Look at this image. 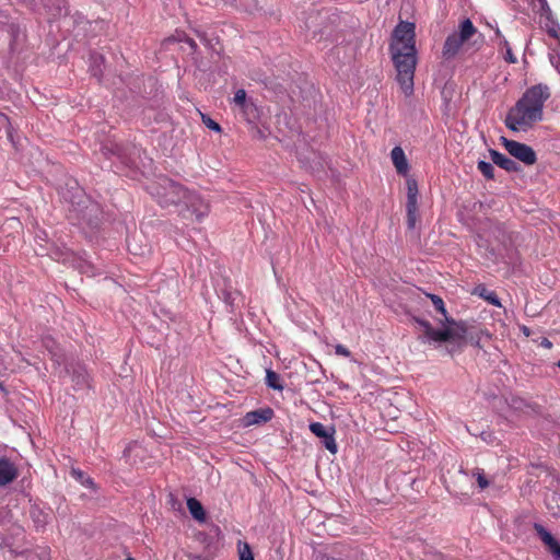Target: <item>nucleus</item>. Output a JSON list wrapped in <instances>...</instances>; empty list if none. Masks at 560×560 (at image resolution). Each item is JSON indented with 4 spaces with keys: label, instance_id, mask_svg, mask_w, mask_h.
I'll return each mask as SVG.
<instances>
[{
    "label": "nucleus",
    "instance_id": "nucleus-34",
    "mask_svg": "<svg viewBox=\"0 0 560 560\" xmlns=\"http://www.w3.org/2000/svg\"><path fill=\"white\" fill-rule=\"evenodd\" d=\"M63 0H43V3L44 5L48 9V10H52L55 9L57 11L58 14L61 13V2Z\"/></svg>",
    "mask_w": 560,
    "mask_h": 560
},
{
    "label": "nucleus",
    "instance_id": "nucleus-32",
    "mask_svg": "<svg viewBox=\"0 0 560 560\" xmlns=\"http://www.w3.org/2000/svg\"><path fill=\"white\" fill-rule=\"evenodd\" d=\"M0 126L5 128L8 138L13 142L12 126L9 117L4 114H0Z\"/></svg>",
    "mask_w": 560,
    "mask_h": 560
},
{
    "label": "nucleus",
    "instance_id": "nucleus-50",
    "mask_svg": "<svg viewBox=\"0 0 560 560\" xmlns=\"http://www.w3.org/2000/svg\"><path fill=\"white\" fill-rule=\"evenodd\" d=\"M0 388H2V384L0 383Z\"/></svg>",
    "mask_w": 560,
    "mask_h": 560
},
{
    "label": "nucleus",
    "instance_id": "nucleus-37",
    "mask_svg": "<svg viewBox=\"0 0 560 560\" xmlns=\"http://www.w3.org/2000/svg\"><path fill=\"white\" fill-rule=\"evenodd\" d=\"M128 248L130 250V253L135 254V255H143L145 254V252H149L150 249L148 248V246H145L144 249H140L138 250L135 246V244L131 242V241H128Z\"/></svg>",
    "mask_w": 560,
    "mask_h": 560
},
{
    "label": "nucleus",
    "instance_id": "nucleus-45",
    "mask_svg": "<svg viewBox=\"0 0 560 560\" xmlns=\"http://www.w3.org/2000/svg\"><path fill=\"white\" fill-rule=\"evenodd\" d=\"M46 238H47V235H46V233H45V232H39V233H37V235H36V242H37V243H38V241H46Z\"/></svg>",
    "mask_w": 560,
    "mask_h": 560
},
{
    "label": "nucleus",
    "instance_id": "nucleus-18",
    "mask_svg": "<svg viewBox=\"0 0 560 560\" xmlns=\"http://www.w3.org/2000/svg\"><path fill=\"white\" fill-rule=\"evenodd\" d=\"M66 373L71 374L72 381L75 383V386L78 388H82L88 385L89 376H88V373L84 368H82V366L72 368V371L67 369Z\"/></svg>",
    "mask_w": 560,
    "mask_h": 560
},
{
    "label": "nucleus",
    "instance_id": "nucleus-9",
    "mask_svg": "<svg viewBox=\"0 0 560 560\" xmlns=\"http://www.w3.org/2000/svg\"><path fill=\"white\" fill-rule=\"evenodd\" d=\"M185 210L194 214L200 221L209 213V205L198 194L187 190L182 205Z\"/></svg>",
    "mask_w": 560,
    "mask_h": 560
},
{
    "label": "nucleus",
    "instance_id": "nucleus-26",
    "mask_svg": "<svg viewBox=\"0 0 560 560\" xmlns=\"http://www.w3.org/2000/svg\"><path fill=\"white\" fill-rule=\"evenodd\" d=\"M477 167L487 179H493L494 167L491 163L481 160L478 162Z\"/></svg>",
    "mask_w": 560,
    "mask_h": 560
},
{
    "label": "nucleus",
    "instance_id": "nucleus-38",
    "mask_svg": "<svg viewBox=\"0 0 560 560\" xmlns=\"http://www.w3.org/2000/svg\"><path fill=\"white\" fill-rule=\"evenodd\" d=\"M505 61L509 63H515L517 61V58L514 56L511 47L505 48Z\"/></svg>",
    "mask_w": 560,
    "mask_h": 560
},
{
    "label": "nucleus",
    "instance_id": "nucleus-49",
    "mask_svg": "<svg viewBox=\"0 0 560 560\" xmlns=\"http://www.w3.org/2000/svg\"><path fill=\"white\" fill-rule=\"evenodd\" d=\"M127 560H135V559H132V558H128Z\"/></svg>",
    "mask_w": 560,
    "mask_h": 560
},
{
    "label": "nucleus",
    "instance_id": "nucleus-1",
    "mask_svg": "<svg viewBox=\"0 0 560 560\" xmlns=\"http://www.w3.org/2000/svg\"><path fill=\"white\" fill-rule=\"evenodd\" d=\"M415 24L401 21L393 32L389 45L392 59L397 71V81L405 93L409 96L413 92V78L417 66L416 33Z\"/></svg>",
    "mask_w": 560,
    "mask_h": 560
},
{
    "label": "nucleus",
    "instance_id": "nucleus-17",
    "mask_svg": "<svg viewBox=\"0 0 560 560\" xmlns=\"http://www.w3.org/2000/svg\"><path fill=\"white\" fill-rule=\"evenodd\" d=\"M31 518L37 529H42L48 523L49 515L37 505H33L30 511Z\"/></svg>",
    "mask_w": 560,
    "mask_h": 560
},
{
    "label": "nucleus",
    "instance_id": "nucleus-19",
    "mask_svg": "<svg viewBox=\"0 0 560 560\" xmlns=\"http://www.w3.org/2000/svg\"><path fill=\"white\" fill-rule=\"evenodd\" d=\"M187 508L195 520L199 522H203L206 520L203 506L197 499L189 498L187 500Z\"/></svg>",
    "mask_w": 560,
    "mask_h": 560
},
{
    "label": "nucleus",
    "instance_id": "nucleus-48",
    "mask_svg": "<svg viewBox=\"0 0 560 560\" xmlns=\"http://www.w3.org/2000/svg\"><path fill=\"white\" fill-rule=\"evenodd\" d=\"M557 366L560 369V360L558 361Z\"/></svg>",
    "mask_w": 560,
    "mask_h": 560
},
{
    "label": "nucleus",
    "instance_id": "nucleus-31",
    "mask_svg": "<svg viewBox=\"0 0 560 560\" xmlns=\"http://www.w3.org/2000/svg\"><path fill=\"white\" fill-rule=\"evenodd\" d=\"M472 475H474V477H476L480 489H486L489 486V480L486 478V475L482 469H480V468L475 469Z\"/></svg>",
    "mask_w": 560,
    "mask_h": 560
},
{
    "label": "nucleus",
    "instance_id": "nucleus-11",
    "mask_svg": "<svg viewBox=\"0 0 560 560\" xmlns=\"http://www.w3.org/2000/svg\"><path fill=\"white\" fill-rule=\"evenodd\" d=\"M275 416V412L271 408H260L257 410L249 411L244 417V424L246 427L261 424L270 421Z\"/></svg>",
    "mask_w": 560,
    "mask_h": 560
},
{
    "label": "nucleus",
    "instance_id": "nucleus-42",
    "mask_svg": "<svg viewBox=\"0 0 560 560\" xmlns=\"http://www.w3.org/2000/svg\"><path fill=\"white\" fill-rule=\"evenodd\" d=\"M550 553L552 555V557L555 558V560H560V544L553 548Z\"/></svg>",
    "mask_w": 560,
    "mask_h": 560
},
{
    "label": "nucleus",
    "instance_id": "nucleus-24",
    "mask_svg": "<svg viewBox=\"0 0 560 560\" xmlns=\"http://www.w3.org/2000/svg\"><path fill=\"white\" fill-rule=\"evenodd\" d=\"M406 209L407 226L409 230H413L418 220V205H406Z\"/></svg>",
    "mask_w": 560,
    "mask_h": 560
},
{
    "label": "nucleus",
    "instance_id": "nucleus-4",
    "mask_svg": "<svg viewBox=\"0 0 560 560\" xmlns=\"http://www.w3.org/2000/svg\"><path fill=\"white\" fill-rule=\"evenodd\" d=\"M150 194L162 207L180 206L187 189L168 177H159L149 186Z\"/></svg>",
    "mask_w": 560,
    "mask_h": 560
},
{
    "label": "nucleus",
    "instance_id": "nucleus-20",
    "mask_svg": "<svg viewBox=\"0 0 560 560\" xmlns=\"http://www.w3.org/2000/svg\"><path fill=\"white\" fill-rule=\"evenodd\" d=\"M475 293L478 294L480 298L489 302L490 304L501 307V302L494 291H490L485 287H477L475 289Z\"/></svg>",
    "mask_w": 560,
    "mask_h": 560
},
{
    "label": "nucleus",
    "instance_id": "nucleus-43",
    "mask_svg": "<svg viewBox=\"0 0 560 560\" xmlns=\"http://www.w3.org/2000/svg\"><path fill=\"white\" fill-rule=\"evenodd\" d=\"M487 25H488L489 27H491V28H493V30H494L495 37H497L499 40H500V39H502V37H504V36L502 35V33H501V31L499 30V27H498V26H495V27H494V26H492L490 23H487Z\"/></svg>",
    "mask_w": 560,
    "mask_h": 560
},
{
    "label": "nucleus",
    "instance_id": "nucleus-29",
    "mask_svg": "<svg viewBox=\"0 0 560 560\" xmlns=\"http://www.w3.org/2000/svg\"><path fill=\"white\" fill-rule=\"evenodd\" d=\"M249 100L247 97V93L244 89H238L235 94H234V97L232 100V104L237 107L240 105H244V103Z\"/></svg>",
    "mask_w": 560,
    "mask_h": 560
},
{
    "label": "nucleus",
    "instance_id": "nucleus-12",
    "mask_svg": "<svg viewBox=\"0 0 560 560\" xmlns=\"http://www.w3.org/2000/svg\"><path fill=\"white\" fill-rule=\"evenodd\" d=\"M18 477L15 465L7 457H0V486L12 482Z\"/></svg>",
    "mask_w": 560,
    "mask_h": 560
},
{
    "label": "nucleus",
    "instance_id": "nucleus-7",
    "mask_svg": "<svg viewBox=\"0 0 560 560\" xmlns=\"http://www.w3.org/2000/svg\"><path fill=\"white\" fill-rule=\"evenodd\" d=\"M550 97V89L548 85L539 83L528 88L516 102L520 106L535 108L537 113L544 115V106Z\"/></svg>",
    "mask_w": 560,
    "mask_h": 560
},
{
    "label": "nucleus",
    "instance_id": "nucleus-40",
    "mask_svg": "<svg viewBox=\"0 0 560 560\" xmlns=\"http://www.w3.org/2000/svg\"><path fill=\"white\" fill-rule=\"evenodd\" d=\"M178 40H180V42L183 40V42L187 43V45H189V47H190L194 51L197 49V44H196V42H195L192 38H190V37H188V36H186V35H184V37H183V38H179Z\"/></svg>",
    "mask_w": 560,
    "mask_h": 560
},
{
    "label": "nucleus",
    "instance_id": "nucleus-14",
    "mask_svg": "<svg viewBox=\"0 0 560 560\" xmlns=\"http://www.w3.org/2000/svg\"><path fill=\"white\" fill-rule=\"evenodd\" d=\"M390 158L397 173L400 175H407L409 171V164L402 148L398 145L393 148Z\"/></svg>",
    "mask_w": 560,
    "mask_h": 560
},
{
    "label": "nucleus",
    "instance_id": "nucleus-46",
    "mask_svg": "<svg viewBox=\"0 0 560 560\" xmlns=\"http://www.w3.org/2000/svg\"><path fill=\"white\" fill-rule=\"evenodd\" d=\"M196 34H197V36L200 38V40H201L202 43L208 44V40H207V38H206L205 33H201V32L197 31V32H196Z\"/></svg>",
    "mask_w": 560,
    "mask_h": 560
},
{
    "label": "nucleus",
    "instance_id": "nucleus-41",
    "mask_svg": "<svg viewBox=\"0 0 560 560\" xmlns=\"http://www.w3.org/2000/svg\"><path fill=\"white\" fill-rule=\"evenodd\" d=\"M550 62L557 69V71L560 73V56H551Z\"/></svg>",
    "mask_w": 560,
    "mask_h": 560
},
{
    "label": "nucleus",
    "instance_id": "nucleus-39",
    "mask_svg": "<svg viewBox=\"0 0 560 560\" xmlns=\"http://www.w3.org/2000/svg\"><path fill=\"white\" fill-rule=\"evenodd\" d=\"M335 351L337 354L347 357V358L350 357V354H351L350 351L342 345H337L335 347Z\"/></svg>",
    "mask_w": 560,
    "mask_h": 560
},
{
    "label": "nucleus",
    "instance_id": "nucleus-30",
    "mask_svg": "<svg viewBox=\"0 0 560 560\" xmlns=\"http://www.w3.org/2000/svg\"><path fill=\"white\" fill-rule=\"evenodd\" d=\"M42 248L38 250V254L44 256V255H50L52 259L55 260H59L61 259L62 257V253L59 248H57L56 246L51 245V253L48 250V248L46 247H43L40 246Z\"/></svg>",
    "mask_w": 560,
    "mask_h": 560
},
{
    "label": "nucleus",
    "instance_id": "nucleus-2",
    "mask_svg": "<svg viewBox=\"0 0 560 560\" xmlns=\"http://www.w3.org/2000/svg\"><path fill=\"white\" fill-rule=\"evenodd\" d=\"M417 323L422 327L424 336L430 342H456L459 343L465 340L467 327L464 322H456L452 317H446V326L441 329H435L425 319H417Z\"/></svg>",
    "mask_w": 560,
    "mask_h": 560
},
{
    "label": "nucleus",
    "instance_id": "nucleus-44",
    "mask_svg": "<svg viewBox=\"0 0 560 560\" xmlns=\"http://www.w3.org/2000/svg\"><path fill=\"white\" fill-rule=\"evenodd\" d=\"M499 47L505 49V48L510 47V44L504 37H502V39L499 40Z\"/></svg>",
    "mask_w": 560,
    "mask_h": 560
},
{
    "label": "nucleus",
    "instance_id": "nucleus-35",
    "mask_svg": "<svg viewBox=\"0 0 560 560\" xmlns=\"http://www.w3.org/2000/svg\"><path fill=\"white\" fill-rule=\"evenodd\" d=\"M313 560H337V559L334 557H330L326 552L318 550V551L314 552Z\"/></svg>",
    "mask_w": 560,
    "mask_h": 560
},
{
    "label": "nucleus",
    "instance_id": "nucleus-6",
    "mask_svg": "<svg viewBox=\"0 0 560 560\" xmlns=\"http://www.w3.org/2000/svg\"><path fill=\"white\" fill-rule=\"evenodd\" d=\"M477 32L478 31L474 26L472 22L469 19H465L459 24L458 32H454L446 37L443 45V56L446 59L455 57L463 44L469 40L475 34H477Z\"/></svg>",
    "mask_w": 560,
    "mask_h": 560
},
{
    "label": "nucleus",
    "instance_id": "nucleus-22",
    "mask_svg": "<svg viewBox=\"0 0 560 560\" xmlns=\"http://www.w3.org/2000/svg\"><path fill=\"white\" fill-rule=\"evenodd\" d=\"M266 384L268 387L276 389V390L283 389V385L281 383L280 375L272 370H267V372H266Z\"/></svg>",
    "mask_w": 560,
    "mask_h": 560
},
{
    "label": "nucleus",
    "instance_id": "nucleus-36",
    "mask_svg": "<svg viewBox=\"0 0 560 560\" xmlns=\"http://www.w3.org/2000/svg\"><path fill=\"white\" fill-rule=\"evenodd\" d=\"M548 34L553 38H560V26L556 23L548 28Z\"/></svg>",
    "mask_w": 560,
    "mask_h": 560
},
{
    "label": "nucleus",
    "instance_id": "nucleus-8",
    "mask_svg": "<svg viewBox=\"0 0 560 560\" xmlns=\"http://www.w3.org/2000/svg\"><path fill=\"white\" fill-rule=\"evenodd\" d=\"M502 143L505 148V150L515 159L523 162L526 165H533L537 161L536 152L533 150L532 147L515 141V140H509L504 137H502Z\"/></svg>",
    "mask_w": 560,
    "mask_h": 560
},
{
    "label": "nucleus",
    "instance_id": "nucleus-27",
    "mask_svg": "<svg viewBox=\"0 0 560 560\" xmlns=\"http://www.w3.org/2000/svg\"><path fill=\"white\" fill-rule=\"evenodd\" d=\"M428 296L432 301V304L434 305V308L439 313H441L445 318L448 317L446 308H445V304H444V301L442 300V298L439 296V295H435V294H428Z\"/></svg>",
    "mask_w": 560,
    "mask_h": 560
},
{
    "label": "nucleus",
    "instance_id": "nucleus-10",
    "mask_svg": "<svg viewBox=\"0 0 560 560\" xmlns=\"http://www.w3.org/2000/svg\"><path fill=\"white\" fill-rule=\"evenodd\" d=\"M310 430L313 434L320 438L324 446L332 454H336L338 451L337 443L335 441V428L334 427H325L320 422H313L310 424Z\"/></svg>",
    "mask_w": 560,
    "mask_h": 560
},
{
    "label": "nucleus",
    "instance_id": "nucleus-25",
    "mask_svg": "<svg viewBox=\"0 0 560 560\" xmlns=\"http://www.w3.org/2000/svg\"><path fill=\"white\" fill-rule=\"evenodd\" d=\"M71 476L80 481L83 486L88 488H93L94 482L91 477L86 476L82 470L72 468Z\"/></svg>",
    "mask_w": 560,
    "mask_h": 560
},
{
    "label": "nucleus",
    "instance_id": "nucleus-33",
    "mask_svg": "<svg viewBox=\"0 0 560 560\" xmlns=\"http://www.w3.org/2000/svg\"><path fill=\"white\" fill-rule=\"evenodd\" d=\"M202 117V122L211 130L215 131V132H220L221 131V127L220 125L214 121L213 119H211L209 116L207 115H201Z\"/></svg>",
    "mask_w": 560,
    "mask_h": 560
},
{
    "label": "nucleus",
    "instance_id": "nucleus-5",
    "mask_svg": "<svg viewBox=\"0 0 560 560\" xmlns=\"http://www.w3.org/2000/svg\"><path fill=\"white\" fill-rule=\"evenodd\" d=\"M542 117L544 115L537 113L535 108L520 106L518 103H515V105L509 109L504 124L511 131H526L536 122L541 121Z\"/></svg>",
    "mask_w": 560,
    "mask_h": 560
},
{
    "label": "nucleus",
    "instance_id": "nucleus-16",
    "mask_svg": "<svg viewBox=\"0 0 560 560\" xmlns=\"http://www.w3.org/2000/svg\"><path fill=\"white\" fill-rule=\"evenodd\" d=\"M534 528L538 537L548 548L549 552L559 545L558 540L542 525L536 523Z\"/></svg>",
    "mask_w": 560,
    "mask_h": 560
},
{
    "label": "nucleus",
    "instance_id": "nucleus-21",
    "mask_svg": "<svg viewBox=\"0 0 560 560\" xmlns=\"http://www.w3.org/2000/svg\"><path fill=\"white\" fill-rule=\"evenodd\" d=\"M407 205H418V184L413 178L407 179Z\"/></svg>",
    "mask_w": 560,
    "mask_h": 560
},
{
    "label": "nucleus",
    "instance_id": "nucleus-3",
    "mask_svg": "<svg viewBox=\"0 0 560 560\" xmlns=\"http://www.w3.org/2000/svg\"><path fill=\"white\" fill-rule=\"evenodd\" d=\"M417 323L422 327L424 336L430 342H456L459 343L465 340L467 327L464 322H456L452 317H446V326L441 329H435L425 319H417Z\"/></svg>",
    "mask_w": 560,
    "mask_h": 560
},
{
    "label": "nucleus",
    "instance_id": "nucleus-23",
    "mask_svg": "<svg viewBox=\"0 0 560 560\" xmlns=\"http://www.w3.org/2000/svg\"><path fill=\"white\" fill-rule=\"evenodd\" d=\"M104 63V57L97 52L91 55V71L94 77L100 78L103 74L102 65Z\"/></svg>",
    "mask_w": 560,
    "mask_h": 560
},
{
    "label": "nucleus",
    "instance_id": "nucleus-47",
    "mask_svg": "<svg viewBox=\"0 0 560 560\" xmlns=\"http://www.w3.org/2000/svg\"><path fill=\"white\" fill-rule=\"evenodd\" d=\"M545 346H551V342L548 340H545Z\"/></svg>",
    "mask_w": 560,
    "mask_h": 560
},
{
    "label": "nucleus",
    "instance_id": "nucleus-15",
    "mask_svg": "<svg viewBox=\"0 0 560 560\" xmlns=\"http://www.w3.org/2000/svg\"><path fill=\"white\" fill-rule=\"evenodd\" d=\"M236 108L243 118L249 124H255L259 118V108L252 98L247 100L244 105H240Z\"/></svg>",
    "mask_w": 560,
    "mask_h": 560
},
{
    "label": "nucleus",
    "instance_id": "nucleus-28",
    "mask_svg": "<svg viewBox=\"0 0 560 560\" xmlns=\"http://www.w3.org/2000/svg\"><path fill=\"white\" fill-rule=\"evenodd\" d=\"M240 560H254L253 551L247 542L238 544Z\"/></svg>",
    "mask_w": 560,
    "mask_h": 560
},
{
    "label": "nucleus",
    "instance_id": "nucleus-13",
    "mask_svg": "<svg viewBox=\"0 0 560 560\" xmlns=\"http://www.w3.org/2000/svg\"><path fill=\"white\" fill-rule=\"evenodd\" d=\"M489 153H490L492 163L498 165L499 167H501L508 172H517L520 170L518 164L514 160L505 156L504 154L500 153L499 151L490 149Z\"/></svg>",
    "mask_w": 560,
    "mask_h": 560
}]
</instances>
